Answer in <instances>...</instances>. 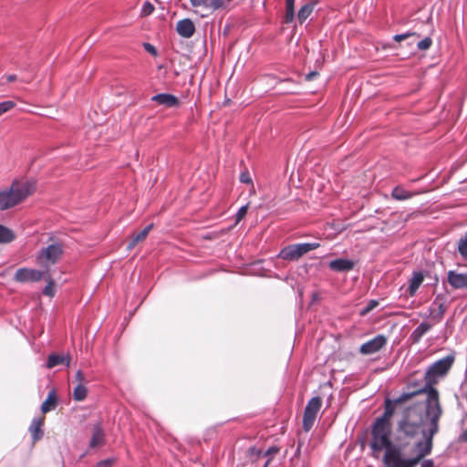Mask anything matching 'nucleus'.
<instances>
[{"mask_svg":"<svg viewBox=\"0 0 467 467\" xmlns=\"http://www.w3.org/2000/svg\"><path fill=\"white\" fill-rule=\"evenodd\" d=\"M465 375H466V377H467V368H466V371H465Z\"/></svg>","mask_w":467,"mask_h":467,"instance_id":"50","label":"nucleus"},{"mask_svg":"<svg viewBox=\"0 0 467 467\" xmlns=\"http://www.w3.org/2000/svg\"><path fill=\"white\" fill-rule=\"evenodd\" d=\"M277 257L286 261H297L298 255L296 253V244H289L285 246L277 254Z\"/></svg>","mask_w":467,"mask_h":467,"instance_id":"17","label":"nucleus"},{"mask_svg":"<svg viewBox=\"0 0 467 467\" xmlns=\"http://www.w3.org/2000/svg\"><path fill=\"white\" fill-rule=\"evenodd\" d=\"M441 410H430L423 406L410 404V439L420 434L415 441V456H410V467H415L432 449L433 436L439 430V420Z\"/></svg>","mask_w":467,"mask_h":467,"instance_id":"2","label":"nucleus"},{"mask_svg":"<svg viewBox=\"0 0 467 467\" xmlns=\"http://www.w3.org/2000/svg\"><path fill=\"white\" fill-rule=\"evenodd\" d=\"M285 23L290 24L295 19V6H285Z\"/></svg>","mask_w":467,"mask_h":467,"instance_id":"30","label":"nucleus"},{"mask_svg":"<svg viewBox=\"0 0 467 467\" xmlns=\"http://www.w3.org/2000/svg\"><path fill=\"white\" fill-rule=\"evenodd\" d=\"M298 258L302 257L308 252L317 249L319 246L318 243H302L295 244Z\"/></svg>","mask_w":467,"mask_h":467,"instance_id":"21","label":"nucleus"},{"mask_svg":"<svg viewBox=\"0 0 467 467\" xmlns=\"http://www.w3.org/2000/svg\"><path fill=\"white\" fill-rule=\"evenodd\" d=\"M268 463H269V461H267V462H265V466H264V467H266V466L268 465Z\"/></svg>","mask_w":467,"mask_h":467,"instance_id":"49","label":"nucleus"},{"mask_svg":"<svg viewBox=\"0 0 467 467\" xmlns=\"http://www.w3.org/2000/svg\"><path fill=\"white\" fill-rule=\"evenodd\" d=\"M15 239L14 233L7 227L0 224V244L10 243Z\"/></svg>","mask_w":467,"mask_h":467,"instance_id":"23","label":"nucleus"},{"mask_svg":"<svg viewBox=\"0 0 467 467\" xmlns=\"http://www.w3.org/2000/svg\"><path fill=\"white\" fill-rule=\"evenodd\" d=\"M279 451V449L275 446H271L270 448L267 449V451H265V455H272V454H275L277 453Z\"/></svg>","mask_w":467,"mask_h":467,"instance_id":"40","label":"nucleus"},{"mask_svg":"<svg viewBox=\"0 0 467 467\" xmlns=\"http://www.w3.org/2000/svg\"><path fill=\"white\" fill-rule=\"evenodd\" d=\"M431 326L429 322H421L410 335L414 342H418L420 337L431 329Z\"/></svg>","mask_w":467,"mask_h":467,"instance_id":"22","label":"nucleus"},{"mask_svg":"<svg viewBox=\"0 0 467 467\" xmlns=\"http://www.w3.org/2000/svg\"><path fill=\"white\" fill-rule=\"evenodd\" d=\"M44 424L43 418H34L31 421V424L28 428V431L31 434V438L33 442H36L40 441L44 436V431L42 426Z\"/></svg>","mask_w":467,"mask_h":467,"instance_id":"14","label":"nucleus"},{"mask_svg":"<svg viewBox=\"0 0 467 467\" xmlns=\"http://www.w3.org/2000/svg\"><path fill=\"white\" fill-rule=\"evenodd\" d=\"M143 47L148 53L151 54L152 56H157V49L151 44L143 43Z\"/></svg>","mask_w":467,"mask_h":467,"instance_id":"37","label":"nucleus"},{"mask_svg":"<svg viewBox=\"0 0 467 467\" xmlns=\"http://www.w3.org/2000/svg\"><path fill=\"white\" fill-rule=\"evenodd\" d=\"M419 286L420 285L410 280V296H412L416 293Z\"/></svg>","mask_w":467,"mask_h":467,"instance_id":"41","label":"nucleus"},{"mask_svg":"<svg viewBox=\"0 0 467 467\" xmlns=\"http://www.w3.org/2000/svg\"><path fill=\"white\" fill-rule=\"evenodd\" d=\"M154 11V6L150 2H145L141 7V16H148Z\"/></svg>","mask_w":467,"mask_h":467,"instance_id":"31","label":"nucleus"},{"mask_svg":"<svg viewBox=\"0 0 467 467\" xmlns=\"http://www.w3.org/2000/svg\"><path fill=\"white\" fill-rule=\"evenodd\" d=\"M115 462L116 458H108L98 462L93 467H112Z\"/></svg>","mask_w":467,"mask_h":467,"instance_id":"32","label":"nucleus"},{"mask_svg":"<svg viewBox=\"0 0 467 467\" xmlns=\"http://www.w3.org/2000/svg\"><path fill=\"white\" fill-rule=\"evenodd\" d=\"M36 191L34 181H14L6 190H0V210L5 211L21 203Z\"/></svg>","mask_w":467,"mask_h":467,"instance_id":"4","label":"nucleus"},{"mask_svg":"<svg viewBox=\"0 0 467 467\" xmlns=\"http://www.w3.org/2000/svg\"><path fill=\"white\" fill-rule=\"evenodd\" d=\"M432 44V39L430 36H426L421 40H419L416 43L417 48L419 50H427L431 47Z\"/></svg>","mask_w":467,"mask_h":467,"instance_id":"28","label":"nucleus"},{"mask_svg":"<svg viewBox=\"0 0 467 467\" xmlns=\"http://www.w3.org/2000/svg\"><path fill=\"white\" fill-rule=\"evenodd\" d=\"M153 224L150 223L144 227L140 233H138L128 244L127 249L131 250L133 249L138 243L142 242L147 237L150 231L152 229Z\"/></svg>","mask_w":467,"mask_h":467,"instance_id":"19","label":"nucleus"},{"mask_svg":"<svg viewBox=\"0 0 467 467\" xmlns=\"http://www.w3.org/2000/svg\"><path fill=\"white\" fill-rule=\"evenodd\" d=\"M88 389L84 384H78L73 390V399L77 401H82L86 399Z\"/></svg>","mask_w":467,"mask_h":467,"instance_id":"24","label":"nucleus"},{"mask_svg":"<svg viewBox=\"0 0 467 467\" xmlns=\"http://www.w3.org/2000/svg\"><path fill=\"white\" fill-rule=\"evenodd\" d=\"M57 403V398L54 389L50 390L47 394V399L41 405V411L47 413L54 410Z\"/></svg>","mask_w":467,"mask_h":467,"instance_id":"18","label":"nucleus"},{"mask_svg":"<svg viewBox=\"0 0 467 467\" xmlns=\"http://www.w3.org/2000/svg\"><path fill=\"white\" fill-rule=\"evenodd\" d=\"M410 37L419 36H418V35H416L415 33H411V32L410 33Z\"/></svg>","mask_w":467,"mask_h":467,"instance_id":"48","label":"nucleus"},{"mask_svg":"<svg viewBox=\"0 0 467 467\" xmlns=\"http://www.w3.org/2000/svg\"><path fill=\"white\" fill-rule=\"evenodd\" d=\"M409 392L384 401V412L371 425V456L385 467H409Z\"/></svg>","mask_w":467,"mask_h":467,"instance_id":"1","label":"nucleus"},{"mask_svg":"<svg viewBox=\"0 0 467 467\" xmlns=\"http://www.w3.org/2000/svg\"><path fill=\"white\" fill-rule=\"evenodd\" d=\"M285 6H295V0H285Z\"/></svg>","mask_w":467,"mask_h":467,"instance_id":"46","label":"nucleus"},{"mask_svg":"<svg viewBox=\"0 0 467 467\" xmlns=\"http://www.w3.org/2000/svg\"><path fill=\"white\" fill-rule=\"evenodd\" d=\"M43 294L47 296H54L55 289H54V282L52 279L48 280L47 285L43 289Z\"/></svg>","mask_w":467,"mask_h":467,"instance_id":"33","label":"nucleus"},{"mask_svg":"<svg viewBox=\"0 0 467 467\" xmlns=\"http://www.w3.org/2000/svg\"><path fill=\"white\" fill-rule=\"evenodd\" d=\"M387 343V338L383 335H378L372 339L362 344L359 352L363 355H371L379 351Z\"/></svg>","mask_w":467,"mask_h":467,"instance_id":"9","label":"nucleus"},{"mask_svg":"<svg viewBox=\"0 0 467 467\" xmlns=\"http://www.w3.org/2000/svg\"><path fill=\"white\" fill-rule=\"evenodd\" d=\"M421 467H434V462L432 460H423L421 462Z\"/></svg>","mask_w":467,"mask_h":467,"instance_id":"42","label":"nucleus"},{"mask_svg":"<svg viewBox=\"0 0 467 467\" xmlns=\"http://www.w3.org/2000/svg\"><path fill=\"white\" fill-rule=\"evenodd\" d=\"M459 441L461 442H467V430L462 431V433L459 436Z\"/></svg>","mask_w":467,"mask_h":467,"instance_id":"43","label":"nucleus"},{"mask_svg":"<svg viewBox=\"0 0 467 467\" xmlns=\"http://www.w3.org/2000/svg\"><path fill=\"white\" fill-rule=\"evenodd\" d=\"M391 195L396 200H406L409 198V192L402 187L397 186L392 190Z\"/></svg>","mask_w":467,"mask_h":467,"instance_id":"25","label":"nucleus"},{"mask_svg":"<svg viewBox=\"0 0 467 467\" xmlns=\"http://www.w3.org/2000/svg\"><path fill=\"white\" fill-rule=\"evenodd\" d=\"M322 406V400L320 397H313L308 400L305 408L303 416V429L305 431H309L316 421L317 413Z\"/></svg>","mask_w":467,"mask_h":467,"instance_id":"6","label":"nucleus"},{"mask_svg":"<svg viewBox=\"0 0 467 467\" xmlns=\"http://www.w3.org/2000/svg\"><path fill=\"white\" fill-rule=\"evenodd\" d=\"M411 281L420 285V284L423 281V274L421 272H413L412 277L410 278Z\"/></svg>","mask_w":467,"mask_h":467,"instance_id":"35","label":"nucleus"},{"mask_svg":"<svg viewBox=\"0 0 467 467\" xmlns=\"http://www.w3.org/2000/svg\"><path fill=\"white\" fill-rule=\"evenodd\" d=\"M191 5L195 9L203 11H215L225 9L229 6L231 0H189Z\"/></svg>","mask_w":467,"mask_h":467,"instance_id":"7","label":"nucleus"},{"mask_svg":"<svg viewBox=\"0 0 467 467\" xmlns=\"http://www.w3.org/2000/svg\"><path fill=\"white\" fill-rule=\"evenodd\" d=\"M45 275L44 271H38L35 269L29 268H19L16 270L14 279L16 282L26 283V282H36L41 280Z\"/></svg>","mask_w":467,"mask_h":467,"instance_id":"8","label":"nucleus"},{"mask_svg":"<svg viewBox=\"0 0 467 467\" xmlns=\"http://www.w3.org/2000/svg\"><path fill=\"white\" fill-rule=\"evenodd\" d=\"M458 252L462 258L467 259V233L458 241Z\"/></svg>","mask_w":467,"mask_h":467,"instance_id":"26","label":"nucleus"},{"mask_svg":"<svg viewBox=\"0 0 467 467\" xmlns=\"http://www.w3.org/2000/svg\"><path fill=\"white\" fill-rule=\"evenodd\" d=\"M409 37V31L405 32V33H402V34H398V35H395L393 36V39L397 42H400L401 40H404V39H407Z\"/></svg>","mask_w":467,"mask_h":467,"instance_id":"39","label":"nucleus"},{"mask_svg":"<svg viewBox=\"0 0 467 467\" xmlns=\"http://www.w3.org/2000/svg\"><path fill=\"white\" fill-rule=\"evenodd\" d=\"M317 75V73L316 71H311L306 75V80H312Z\"/></svg>","mask_w":467,"mask_h":467,"instance_id":"44","label":"nucleus"},{"mask_svg":"<svg viewBox=\"0 0 467 467\" xmlns=\"http://www.w3.org/2000/svg\"><path fill=\"white\" fill-rule=\"evenodd\" d=\"M379 305V302L376 299H371L368 302V304L366 305V306H364L360 312H359V315L361 317H365L366 315H368L370 311H372L375 307H377Z\"/></svg>","mask_w":467,"mask_h":467,"instance_id":"27","label":"nucleus"},{"mask_svg":"<svg viewBox=\"0 0 467 467\" xmlns=\"http://www.w3.org/2000/svg\"><path fill=\"white\" fill-rule=\"evenodd\" d=\"M70 357L59 354H51L47 358V368H52L57 365L65 364L67 367L70 364Z\"/></svg>","mask_w":467,"mask_h":467,"instance_id":"16","label":"nucleus"},{"mask_svg":"<svg viewBox=\"0 0 467 467\" xmlns=\"http://www.w3.org/2000/svg\"><path fill=\"white\" fill-rule=\"evenodd\" d=\"M75 379L78 382V384H84L85 381V376L83 372L78 369L75 374Z\"/></svg>","mask_w":467,"mask_h":467,"instance_id":"38","label":"nucleus"},{"mask_svg":"<svg viewBox=\"0 0 467 467\" xmlns=\"http://www.w3.org/2000/svg\"><path fill=\"white\" fill-rule=\"evenodd\" d=\"M176 31L181 36L190 38L195 32V26L191 19L184 18L177 22Z\"/></svg>","mask_w":467,"mask_h":467,"instance_id":"13","label":"nucleus"},{"mask_svg":"<svg viewBox=\"0 0 467 467\" xmlns=\"http://www.w3.org/2000/svg\"><path fill=\"white\" fill-rule=\"evenodd\" d=\"M240 182L247 184L252 183V178L247 171L240 174Z\"/></svg>","mask_w":467,"mask_h":467,"instance_id":"36","label":"nucleus"},{"mask_svg":"<svg viewBox=\"0 0 467 467\" xmlns=\"http://www.w3.org/2000/svg\"><path fill=\"white\" fill-rule=\"evenodd\" d=\"M106 442V435L104 429L99 422L96 423L92 427V435L89 441V449L101 447Z\"/></svg>","mask_w":467,"mask_h":467,"instance_id":"11","label":"nucleus"},{"mask_svg":"<svg viewBox=\"0 0 467 467\" xmlns=\"http://www.w3.org/2000/svg\"><path fill=\"white\" fill-rule=\"evenodd\" d=\"M63 253L62 245L58 243L47 245L42 248L37 255V263L45 267H48L50 265H55Z\"/></svg>","mask_w":467,"mask_h":467,"instance_id":"5","label":"nucleus"},{"mask_svg":"<svg viewBox=\"0 0 467 467\" xmlns=\"http://www.w3.org/2000/svg\"><path fill=\"white\" fill-rule=\"evenodd\" d=\"M248 205H243L239 208L235 215V223H238L247 213Z\"/></svg>","mask_w":467,"mask_h":467,"instance_id":"34","label":"nucleus"},{"mask_svg":"<svg viewBox=\"0 0 467 467\" xmlns=\"http://www.w3.org/2000/svg\"><path fill=\"white\" fill-rule=\"evenodd\" d=\"M447 281L454 289H467V272L458 273L454 270H450L447 273Z\"/></svg>","mask_w":467,"mask_h":467,"instance_id":"10","label":"nucleus"},{"mask_svg":"<svg viewBox=\"0 0 467 467\" xmlns=\"http://www.w3.org/2000/svg\"><path fill=\"white\" fill-rule=\"evenodd\" d=\"M454 359V355L450 354L432 363L424 373V383L421 387H419L417 382L410 379V401L415 397L420 398L419 401L412 404L423 406L427 409L441 410L439 401V392L434 388V385L438 382L439 378L448 373Z\"/></svg>","mask_w":467,"mask_h":467,"instance_id":"3","label":"nucleus"},{"mask_svg":"<svg viewBox=\"0 0 467 467\" xmlns=\"http://www.w3.org/2000/svg\"><path fill=\"white\" fill-rule=\"evenodd\" d=\"M16 103L12 100H5L0 102V116H2L4 113L11 110L13 108H15Z\"/></svg>","mask_w":467,"mask_h":467,"instance_id":"29","label":"nucleus"},{"mask_svg":"<svg viewBox=\"0 0 467 467\" xmlns=\"http://www.w3.org/2000/svg\"><path fill=\"white\" fill-rule=\"evenodd\" d=\"M444 312H445V307H444L443 304H441L439 306V313L442 315Z\"/></svg>","mask_w":467,"mask_h":467,"instance_id":"47","label":"nucleus"},{"mask_svg":"<svg viewBox=\"0 0 467 467\" xmlns=\"http://www.w3.org/2000/svg\"><path fill=\"white\" fill-rule=\"evenodd\" d=\"M315 5L313 3H306L301 6L297 13V19L300 24H303L313 13Z\"/></svg>","mask_w":467,"mask_h":467,"instance_id":"20","label":"nucleus"},{"mask_svg":"<svg viewBox=\"0 0 467 467\" xmlns=\"http://www.w3.org/2000/svg\"><path fill=\"white\" fill-rule=\"evenodd\" d=\"M16 79V75L11 74V75H7L6 76V81L7 82H13Z\"/></svg>","mask_w":467,"mask_h":467,"instance_id":"45","label":"nucleus"},{"mask_svg":"<svg viewBox=\"0 0 467 467\" xmlns=\"http://www.w3.org/2000/svg\"><path fill=\"white\" fill-rule=\"evenodd\" d=\"M355 266V262L348 258H337L332 260L328 264L330 270L335 272H348L351 271Z\"/></svg>","mask_w":467,"mask_h":467,"instance_id":"12","label":"nucleus"},{"mask_svg":"<svg viewBox=\"0 0 467 467\" xmlns=\"http://www.w3.org/2000/svg\"><path fill=\"white\" fill-rule=\"evenodd\" d=\"M151 100L168 108L177 107L180 104L178 98L169 93L154 95Z\"/></svg>","mask_w":467,"mask_h":467,"instance_id":"15","label":"nucleus"}]
</instances>
